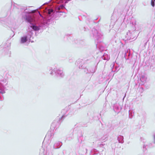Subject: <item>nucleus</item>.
Here are the masks:
<instances>
[{"label": "nucleus", "mask_w": 155, "mask_h": 155, "mask_svg": "<svg viewBox=\"0 0 155 155\" xmlns=\"http://www.w3.org/2000/svg\"><path fill=\"white\" fill-rule=\"evenodd\" d=\"M27 41V36H24L21 38V43H24L26 42Z\"/></svg>", "instance_id": "f257e3e1"}, {"label": "nucleus", "mask_w": 155, "mask_h": 155, "mask_svg": "<svg viewBox=\"0 0 155 155\" xmlns=\"http://www.w3.org/2000/svg\"><path fill=\"white\" fill-rule=\"evenodd\" d=\"M53 11V10L52 9H49L48 13L49 14H50Z\"/></svg>", "instance_id": "20e7f679"}, {"label": "nucleus", "mask_w": 155, "mask_h": 155, "mask_svg": "<svg viewBox=\"0 0 155 155\" xmlns=\"http://www.w3.org/2000/svg\"><path fill=\"white\" fill-rule=\"evenodd\" d=\"M34 12H35V11H33V12H32V13H34Z\"/></svg>", "instance_id": "39448f33"}, {"label": "nucleus", "mask_w": 155, "mask_h": 155, "mask_svg": "<svg viewBox=\"0 0 155 155\" xmlns=\"http://www.w3.org/2000/svg\"><path fill=\"white\" fill-rule=\"evenodd\" d=\"M31 27H32L33 29L35 31H37L39 29L38 27L35 26H31Z\"/></svg>", "instance_id": "f03ea898"}, {"label": "nucleus", "mask_w": 155, "mask_h": 155, "mask_svg": "<svg viewBox=\"0 0 155 155\" xmlns=\"http://www.w3.org/2000/svg\"><path fill=\"white\" fill-rule=\"evenodd\" d=\"M155 2V0H151V5L153 7H154L155 6V4H154Z\"/></svg>", "instance_id": "7ed1b4c3"}]
</instances>
